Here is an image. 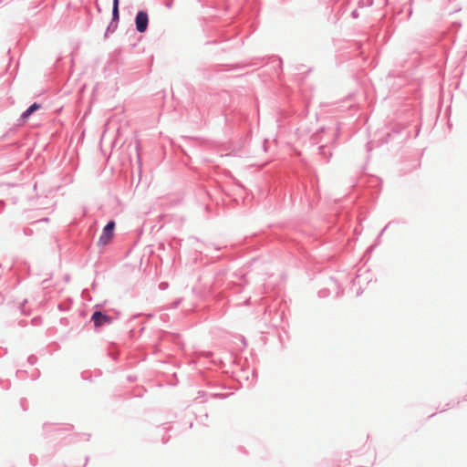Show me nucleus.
I'll use <instances>...</instances> for the list:
<instances>
[{"instance_id": "obj_1", "label": "nucleus", "mask_w": 467, "mask_h": 467, "mask_svg": "<svg viewBox=\"0 0 467 467\" xmlns=\"http://www.w3.org/2000/svg\"><path fill=\"white\" fill-rule=\"evenodd\" d=\"M114 228L115 223L113 221H109L103 229L102 234L100 235L99 240L98 242L99 245H107L111 241L114 235Z\"/></svg>"}, {"instance_id": "obj_4", "label": "nucleus", "mask_w": 467, "mask_h": 467, "mask_svg": "<svg viewBox=\"0 0 467 467\" xmlns=\"http://www.w3.org/2000/svg\"><path fill=\"white\" fill-rule=\"evenodd\" d=\"M40 108V104L34 103L22 114V119H26L30 115H32L36 110L39 109Z\"/></svg>"}, {"instance_id": "obj_2", "label": "nucleus", "mask_w": 467, "mask_h": 467, "mask_svg": "<svg viewBox=\"0 0 467 467\" xmlns=\"http://www.w3.org/2000/svg\"><path fill=\"white\" fill-rule=\"evenodd\" d=\"M149 23V16L145 11H139L136 18H135V25L136 29L140 33H143L147 30Z\"/></svg>"}, {"instance_id": "obj_3", "label": "nucleus", "mask_w": 467, "mask_h": 467, "mask_svg": "<svg viewBox=\"0 0 467 467\" xmlns=\"http://www.w3.org/2000/svg\"><path fill=\"white\" fill-rule=\"evenodd\" d=\"M91 320L93 321L96 327H101L105 324H109L111 322L110 317L104 315L99 311H96L92 315Z\"/></svg>"}, {"instance_id": "obj_5", "label": "nucleus", "mask_w": 467, "mask_h": 467, "mask_svg": "<svg viewBox=\"0 0 467 467\" xmlns=\"http://www.w3.org/2000/svg\"><path fill=\"white\" fill-rule=\"evenodd\" d=\"M112 16L114 20L119 19V0H113Z\"/></svg>"}]
</instances>
